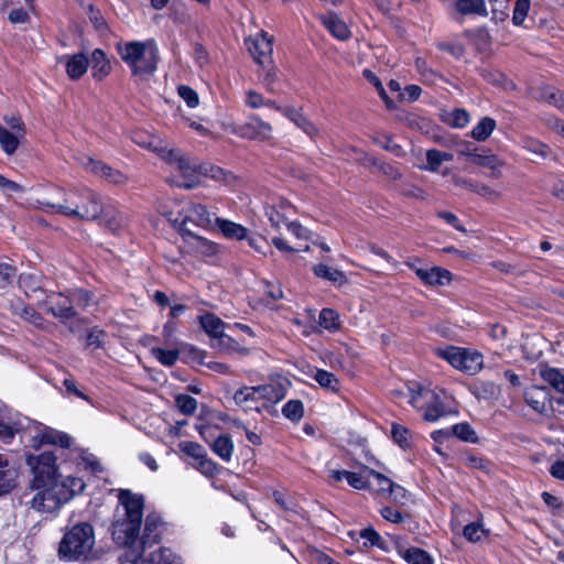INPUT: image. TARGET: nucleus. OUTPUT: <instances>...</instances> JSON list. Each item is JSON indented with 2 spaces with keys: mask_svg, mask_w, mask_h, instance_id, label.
<instances>
[{
  "mask_svg": "<svg viewBox=\"0 0 564 564\" xmlns=\"http://www.w3.org/2000/svg\"><path fill=\"white\" fill-rule=\"evenodd\" d=\"M187 243L195 246L197 252L204 257H213L218 253V243L210 241L193 231H185Z\"/></svg>",
  "mask_w": 564,
  "mask_h": 564,
  "instance_id": "obj_31",
  "label": "nucleus"
},
{
  "mask_svg": "<svg viewBox=\"0 0 564 564\" xmlns=\"http://www.w3.org/2000/svg\"><path fill=\"white\" fill-rule=\"evenodd\" d=\"M230 132L240 139L265 142L272 137V126L252 113L247 122L234 124Z\"/></svg>",
  "mask_w": 564,
  "mask_h": 564,
  "instance_id": "obj_9",
  "label": "nucleus"
},
{
  "mask_svg": "<svg viewBox=\"0 0 564 564\" xmlns=\"http://www.w3.org/2000/svg\"><path fill=\"white\" fill-rule=\"evenodd\" d=\"M116 51L129 67L132 77H150L160 62V52L153 39L147 41L118 42Z\"/></svg>",
  "mask_w": 564,
  "mask_h": 564,
  "instance_id": "obj_3",
  "label": "nucleus"
},
{
  "mask_svg": "<svg viewBox=\"0 0 564 564\" xmlns=\"http://www.w3.org/2000/svg\"><path fill=\"white\" fill-rule=\"evenodd\" d=\"M282 415L291 422L297 423L304 416V403L300 399L289 400L281 409Z\"/></svg>",
  "mask_w": 564,
  "mask_h": 564,
  "instance_id": "obj_44",
  "label": "nucleus"
},
{
  "mask_svg": "<svg viewBox=\"0 0 564 564\" xmlns=\"http://www.w3.org/2000/svg\"><path fill=\"white\" fill-rule=\"evenodd\" d=\"M19 471L8 457L0 454V496L10 492L17 486Z\"/></svg>",
  "mask_w": 564,
  "mask_h": 564,
  "instance_id": "obj_26",
  "label": "nucleus"
},
{
  "mask_svg": "<svg viewBox=\"0 0 564 564\" xmlns=\"http://www.w3.org/2000/svg\"><path fill=\"white\" fill-rule=\"evenodd\" d=\"M197 321L202 327V329L213 339L219 340H232V348H237V343L230 336L225 334L226 323L218 317L216 314L212 312H205L204 314L198 315Z\"/></svg>",
  "mask_w": 564,
  "mask_h": 564,
  "instance_id": "obj_17",
  "label": "nucleus"
},
{
  "mask_svg": "<svg viewBox=\"0 0 564 564\" xmlns=\"http://www.w3.org/2000/svg\"><path fill=\"white\" fill-rule=\"evenodd\" d=\"M414 67L424 85H432L437 78H443L442 74L431 68L427 61L421 56L414 59Z\"/></svg>",
  "mask_w": 564,
  "mask_h": 564,
  "instance_id": "obj_40",
  "label": "nucleus"
},
{
  "mask_svg": "<svg viewBox=\"0 0 564 564\" xmlns=\"http://www.w3.org/2000/svg\"><path fill=\"white\" fill-rule=\"evenodd\" d=\"M47 210L73 219L91 221L100 216L108 226L117 225L118 221L108 207H105L100 195L91 188L82 187L66 194L65 204L45 203Z\"/></svg>",
  "mask_w": 564,
  "mask_h": 564,
  "instance_id": "obj_2",
  "label": "nucleus"
},
{
  "mask_svg": "<svg viewBox=\"0 0 564 564\" xmlns=\"http://www.w3.org/2000/svg\"><path fill=\"white\" fill-rule=\"evenodd\" d=\"M398 553L408 564H434L432 555L417 546H410L404 550L399 549Z\"/></svg>",
  "mask_w": 564,
  "mask_h": 564,
  "instance_id": "obj_34",
  "label": "nucleus"
},
{
  "mask_svg": "<svg viewBox=\"0 0 564 564\" xmlns=\"http://www.w3.org/2000/svg\"><path fill=\"white\" fill-rule=\"evenodd\" d=\"M323 24L334 37L340 41H346L351 36L348 25L335 13L325 18Z\"/></svg>",
  "mask_w": 564,
  "mask_h": 564,
  "instance_id": "obj_32",
  "label": "nucleus"
},
{
  "mask_svg": "<svg viewBox=\"0 0 564 564\" xmlns=\"http://www.w3.org/2000/svg\"><path fill=\"white\" fill-rule=\"evenodd\" d=\"M163 522L159 514L152 512L145 518L144 530L140 538V545L134 554V558H131L132 563H137L142 558L147 549L152 547L161 542V531Z\"/></svg>",
  "mask_w": 564,
  "mask_h": 564,
  "instance_id": "obj_12",
  "label": "nucleus"
},
{
  "mask_svg": "<svg viewBox=\"0 0 564 564\" xmlns=\"http://www.w3.org/2000/svg\"><path fill=\"white\" fill-rule=\"evenodd\" d=\"M191 352L195 360H197L200 365L207 366L209 369L217 371L219 373H227L229 370V367L226 364L223 362H205V357L207 356V352L205 350L198 349L194 346H191Z\"/></svg>",
  "mask_w": 564,
  "mask_h": 564,
  "instance_id": "obj_55",
  "label": "nucleus"
},
{
  "mask_svg": "<svg viewBox=\"0 0 564 564\" xmlns=\"http://www.w3.org/2000/svg\"><path fill=\"white\" fill-rule=\"evenodd\" d=\"M291 122H293L299 129H301L312 141L316 142L319 137L318 127L308 119V117L303 112V108L293 107L289 111L288 118Z\"/></svg>",
  "mask_w": 564,
  "mask_h": 564,
  "instance_id": "obj_25",
  "label": "nucleus"
},
{
  "mask_svg": "<svg viewBox=\"0 0 564 564\" xmlns=\"http://www.w3.org/2000/svg\"><path fill=\"white\" fill-rule=\"evenodd\" d=\"M272 497L274 502L284 511H295L297 505L286 492L274 490Z\"/></svg>",
  "mask_w": 564,
  "mask_h": 564,
  "instance_id": "obj_64",
  "label": "nucleus"
},
{
  "mask_svg": "<svg viewBox=\"0 0 564 564\" xmlns=\"http://www.w3.org/2000/svg\"><path fill=\"white\" fill-rule=\"evenodd\" d=\"M246 45L256 63L264 65L265 62H271L273 37L268 32L261 31L254 37L247 39Z\"/></svg>",
  "mask_w": 564,
  "mask_h": 564,
  "instance_id": "obj_15",
  "label": "nucleus"
},
{
  "mask_svg": "<svg viewBox=\"0 0 564 564\" xmlns=\"http://www.w3.org/2000/svg\"><path fill=\"white\" fill-rule=\"evenodd\" d=\"M118 500L124 509V517L143 519L144 497L133 494L130 489H120Z\"/></svg>",
  "mask_w": 564,
  "mask_h": 564,
  "instance_id": "obj_18",
  "label": "nucleus"
},
{
  "mask_svg": "<svg viewBox=\"0 0 564 564\" xmlns=\"http://www.w3.org/2000/svg\"><path fill=\"white\" fill-rule=\"evenodd\" d=\"M195 468L208 478H213L220 473V466L209 458L206 453L196 462Z\"/></svg>",
  "mask_w": 564,
  "mask_h": 564,
  "instance_id": "obj_52",
  "label": "nucleus"
},
{
  "mask_svg": "<svg viewBox=\"0 0 564 564\" xmlns=\"http://www.w3.org/2000/svg\"><path fill=\"white\" fill-rule=\"evenodd\" d=\"M312 377L325 391L332 392L334 394L340 392L341 383L335 373L325 369L315 368Z\"/></svg>",
  "mask_w": 564,
  "mask_h": 564,
  "instance_id": "obj_30",
  "label": "nucleus"
},
{
  "mask_svg": "<svg viewBox=\"0 0 564 564\" xmlns=\"http://www.w3.org/2000/svg\"><path fill=\"white\" fill-rule=\"evenodd\" d=\"M94 544V527L88 522H79L65 532L58 554L62 558L76 561L89 553Z\"/></svg>",
  "mask_w": 564,
  "mask_h": 564,
  "instance_id": "obj_5",
  "label": "nucleus"
},
{
  "mask_svg": "<svg viewBox=\"0 0 564 564\" xmlns=\"http://www.w3.org/2000/svg\"><path fill=\"white\" fill-rule=\"evenodd\" d=\"M313 273L317 276V278H321V279H324V280H327V281H330V282H334V283H339L341 284L343 282L346 281V275L343 271L340 270H337V269H333L330 267H328L327 264H324V263H317L313 267Z\"/></svg>",
  "mask_w": 564,
  "mask_h": 564,
  "instance_id": "obj_42",
  "label": "nucleus"
},
{
  "mask_svg": "<svg viewBox=\"0 0 564 564\" xmlns=\"http://www.w3.org/2000/svg\"><path fill=\"white\" fill-rule=\"evenodd\" d=\"M21 138L20 134L0 124V147L7 155H12L17 152Z\"/></svg>",
  "mask_w": 564,
  "mask_h": 564,
  "instance_id": "obj_39",
  "label": "nucleus"
},
{
  "mask_svg": "<svg viewBox=\"0 0 564 564\" xmlns=\"http://www.w3.org/2000/svg\"><path fill=\"white\" fill-rule=\"evenodd\" d=\"M452 435L456 436L458 440L466 442V443H471V444L479 443V437H478L476 431L467 422L454 424L452 426Z\"/></svg>",
  "mask_w": 564,
  "mask_h": 564,
  "instance_id": "obj_46",
  "label": "nucleus"
},
{
  "mask_svg": "<svg viewBox=\"0 0 564 564\" xmlns=\"http://www.w3.org/2000/svg\"><path fill=\"white\" fill-rule=\"evenodd\" d=\"M87 169L95 175L104 177L111 184L123 185L128 182V176L120 170L113 169L101 160L88 159Z\"/></svg>",
  "mask_w": 564,
  "mask_h": 564,
  "instance_id": "obj_21",
  "label": "nucleus"
},
{
  "mask_svg": "<svg viewBox=\"0 0 564 564\" xmlns=\"http://www.w3.org/2000/svg\"><path fill=\"white\" fill-rule=\"evenodd\" d=\"M318 324L324 329L335 333L341 328L340 316L334 308L325 307L319 312Z\"/></svg>",
  "mask_w": 564,
  "mask_h": 564,
  "instance_id": "obj_38",
  "label": "nucleus"
},
{
  "mask_svg": "<svg viewBox=\"0 0 564 564\" xmlns=\"http://www.w3.org/2000/svg\"><path fill=\"white\" fill-rule=\"evenodd\" d=\"M158 156L167 165L173 166L181 177L176 186L184 189H193L200 184V164L198 159L191 158L176 148H155Z\"/></svg>",
  "mask_w": 564,
  "mask_h": 564,
  "instance_id": "obj_4",
  "label": "nucleus"
},
{
  "mask_svg": "<svg viewBox=\"0 0 564 564\" xmlns=\"http://www.w3.org/2000/svg\"><path fill=\"white\" fill-rule=\"evenodd\" d=\"M471 393L477 399L494 400L500 394V387L492 381H480L474 386Z\"/></svg>",
  "mask_w": 564,
  "mask_h": 564,
  "instance_id": "obj_43",
  "label": "nucleus"
},
{
  "mask_svg": "<svg viewBox=\"0 0 564 564\" xmlns=\"http://www.w3.org/2000/svg\"><path fill=\"white\" fill-rule=\"evenodd\" d=\"M497 122L491 117H482L479 122L471 129L470 137L478 141H486L495 131Z\"/></svg>",
  "mask_w": 564,
  "mask_h": 564,
  "instance_id": "obj_37",
  "label": "nucleus"
},
{
  "mask_svg": "<svg viewBox=\"0 0 564 564\" xmlns=\"http://www.w3.org/2000/svg\"><path fill=\"white\" fill-rule=\"evenodd\" d=\"M142 520L124 517L112 523V539L117 545L128 549L132 558L140 545V529Z\"/></svg>",
  "mask_w": 564,
  "mask_h": 564,
  "instance_id": "obj_8",
  "label": "nucleus"
},
{
  "mask_svg": "<svg viewBox=\"0 0 564 564\" xmlns=\"http://www.w3.org/2000/svg\"><path fill=\"white\" fill-rule=\"evenodd\" d=\"M522 147L528 152L536 154L542 159H546L551 154V148L546 143L534 138H528L523 140Z\"/></svg>",
  "mask_w": 564,
  "mask_h": 564,
  "instance_id": "obj_56",
  "label": "nucleus"
},
{
  "mask_svg": "<svg viewBox=\"0 0 564 564\" xmlns=\"http://www.w3.org/2000/svg\"><path fill=\"white\" fill-rule=\"evenodd\" d=\"M355 465L358 467V471L350 470H330L329 477L335 482H340L343 479L347 481V484L356 489V490H371L370 485V475L365 470V468H370L369 466L356 462Z\"/></svg>",
  "mask_w": 564,
  "mask_h": 564,
  "instance_id": "obj_14",
  "label": "nucleus"
},
{
  "mask_svg": "<svg viewBox=\"0 0 564 564\" xmlns=\"http://www.w3.org/2000/svg\"><path fill=\"white\" fill-rule=\"evenodd\" d=\"M215 224L217 225L223 236L227 239L242 241L248 238L249 230L241 224L219 217L215 218Z\"/></svg>",
  "mask_w": 564,
  "mask_h": 564,
  "instance_id": "obj_27",
  "label": "nucleus"
},
{
  "mask_svg": "<svg viewBox=\"0 0 564 564\" xmlns=\"http://www.w3.org/2000/svg\"><path fill=\"white\" fill-rule=\"evenodd\" d=\"M365 470L370 475V478L376 480V489L375 492L378 496L387 497L392 488L394 481L388 476L383 475L380 471H377L373 468H365Z\"/></svg>",
  "mask_w": 564,
  "mask_h": 564,
  "instance_id": "obj_45",
  "label": "nucleus"
},
{
  "mask_svg": "<svg viewBox=\"0 0 564 564\" xmlns=\"http://www.w3.org/2000/svg\"><path fill=\"white\" fill-rule=\"evenodd\" d=\"M151 355L165 367H172L180 358L178 349H164L162 347H153Z\"/></svg>",
  "mask_w": 564,
  "mask_h": 564,
  "instance_id": "obj_47",
  "label": "nucleus"
},
{
  "mask_svg": "<svg viewBox=\"0 0 564 564\" xmlns=\"http://www.w3.org/2000/svg\"><path fill=\"white\" fill-rule=\"evenodd\" d=\"M436 47L441 52L448 53L457 59L463 57L466 53V47L462 42H438L436 43Z\"/></svg>",
  "mask_w": 564,
  "mask_h": 564,
  "instance_id": "obj_59",
  "label": "nucleus"
},
{
  "mask_svg": "<svg viewBox=\"0 0 564 564\" xmlns=\"http://www.w3.org/2000/svg\"><path fill=\"white\" fill-rule=\"evenodd\" d=\"M452 159V153L443 152L437 149H430L426 151V169L431 172H437L444 161H451Z\"/></svg>",
  "mask_w": 564,
  "mask_h": 564,
  "instance_id": "obj_49",
  "label": "nucleus"
},
{
  "mask_svg": "<svg viewBox=\"0 0 564 564\" xmlns=\"http://www.w3.org/2000/svg\"><path fill=\"white\" fill-rule=\"evenodd\" d=\"M479 76L488 84L503 89L514 88V83L501 70L488 66L478 69Z\"/></svg>",
  "mask_w": 564,
  "mask_h": 564,
  "instance_id": "obj_28",
  "label": "nucleus"
},
{
  "mask_svg": "<svg viewBox=\"0 0 564 564\" xmlns=\"http://www.w3.org/2000/svg\"><path fill=\"white\" fill-rule=\"evenodd\" d=\"M214 213L209 212L207 206L200 203H191L184 213H178V216L174 219V227L177 229L183 240H186L185 231H191L187 228V224L191 223L202 229H210L215 224Z\"/></svg>",
  "mask_w": 564,
  "mask_h": 564,
  "instance_id": "obj_7",
  "label": "nucleus"
},
{
  "mask_svg": "<svg viewBox=\"0 0 564 564\" xmlns=\"http://www.w3.org/2000/svg\"><path fill=\"white\" fill-rule=\"evenodd\" d=\"M295 214V207L290 200L279 197L272 204L265 206V216L271 226L279 230L281 226H286L291 220L290 217Z\"/></svg>",
  "mask_w": 564,
  "mask_h": 564,
  "instance_id": "obj_16",
  "label": "nucleus"
},
{
  "mask_svg": "<svg viewBox=\"0 0 564 564\" xmlns=\"http://www.w3.org/2000/svg\"><path fill=\"white\" fill-rule=\"evenodd\" d=\"M417 278L423 285L435 288L451 284L453 281V273L442 267L433 265L425 268V270H419Z\"/></svg>",
  "mask_w": 564,
  "mask_h": 564,
  "instance_id": "obj_22",
  "label": "nucleus"
},
{
  "mask_svg": "<svg viewBox=\"0 0 564 564\" xmlns=\"http://www.w3.org/2000/svg\"><path fill=\"white\" fill-rule=\"evenodd\" d=\"M46 313L62 322L69 321L77 315V312L73 306V301L63 293H58L48 300Z\"/></svg>",
  "mask_w": 564,
  "mask_h": 564,
  "instance_id": "obj_19",
  "label": "nucleus"
},
{
  "mask_svg": "<svg viewBox=\"0 0 564 564\" xmlns=\"http://www.w3.org/2000/svg\"><path fill=\"white\" fill-rule=\"evenodd\" d=\"M391 436L395 444H398L402 449H408L411 447V431L399 423H392L391 425Z\"/></svg>",
  "mask_w": 564,
  "mask_h": 564,
  "instance_id": "obj_48",
  "label": "nucleus"
},
{
  "mask_svg": "<svg viewBox=\"0 0 564 564\" xmlns=\"http://www.w3.org/2000/svg\"><path fill=\"white\" fill-rule=\"evenodd\" d=\"M359 535L361 539L365 540L364 546L366 549L376 546L381 551H388L387 541H384L382 536L378 533V531L371 525L360 530Z\"/></svg>",
  "mask_w": 564,
  "mask_h": 564,
  "instance_id": "obj_41",
  "label": "nucleus"
},
{
  "mask_svg": "<svg viewBox=\"0 0 564 564\" xmlns=\"http://www.w3.org/2000/svg\"><path fill=\"white\" fill-rule=\"evenodd\" d=\"M25 464L32 476L28 488L34 492L30 507L37 512L52 513L59 510L86 487L80 477L62 478L57 456L53 451L26 454Z\"/></svg>",
  "mask_w": 564,
  "mask_h": 564,
  "instance_id": "obj_1",
  "label": "nucleus"
},
{
  "mask_svg": "<svg viewBox=\"0 0 564 564\" xmlns=\"http://www.w3.org/2000/svg\"><path fill=\"white\" fill-rule=\"evenodd\" d=\"M178 447L181 452L195 459V462L205 454L203 446L196 442L184 441L180 443Z\"/></svg>",
  "mask_w": 564,
  "mask_h": 564,
  "instance_id": "obj_62",
  "label": "nucleus"
},
{
  "mask_svg": "<svg viewBox=\"0 0 564 564\" xmlns=\"http://www.w3.org/2000/svg\"><path fill=\"white\" fill-rule=\"evenodd\" d=\"M209 448L220 459L228 463L231 460L235 451V444L229 434L221 433L216 437V440H214Z\"/></svg>",
  "mask_w": 564,
  "mask_h": 564,
  "instance_id": "obj_29",
  "label": "nucleus"
},
{
  "mask_svg": "<svg viewBox=\"0 0 564 564\" xmlns=\"http://www.w3.org/2000/svg\"><path fill=\"white\" fill-rule=\"evenodd\" d=\"M22 431H24V425L20 413L0 403V442L9 445L13 442L15 435Z\"/></svg>",
  "mask_w": 564,
  "mask_h": 564,
  "instance_id": "obj_13",
  "label": "nucleus"
},
{
  "mask_svg": "<svg viewBox=\"0 0 564 564\" xmlns=\"http://www.w3.org/2000/svg\"><path fill=\"white\" fill-rule=\"evenodd\" d=\"M362 76L376 88L379 97L383 101L387 109L394 110L397 108V105L393 101V99H391L389 97L388 93L386 91V89L383 87L381 79L369 68H365L362 70Z\"/></svg>",
  "mask_w": 564,
  "mask_h": 564,
  "instance_id": "obj_36",
  "label": "nucleus"
},
{
  "mask_svg": "<svg viewBox=\"0 0 564 564\" xmlns=\"http://www.w3.org/2000/svg\"><path fill=\"white\" fill-rule=\"evenodd\" d=\"M61 62L64 63L66 74L72 80L80 79L89 67V57L84 52L65 54L61 57Z\"/></svg>",
  "mask_w": 564,
  "mask_h": 564,
  "instance_id": "obj_20",
  "label": "nucleus"
},
{
  "mask_svg": "<svg viewBox=\"0 0 564 564\" xmlns=\"http://www.w3.org/2000/svg\"><path fill=\"white\" fill-rule=\"evenodd\" d=\"M107 337V332L98 326H94L87 332L86 335V346L93 347L95 349L102 348L105 345V339Z\"/></svg>",
  "mask_w": 564,
  "mask_h": 564,
  "instance_id": "obj_58",
  "label": "nucleus"
},
{
  "mask_svg": "<svg viewBox=\"0 0 564 564\" xmlns=\"http://www.w3.org/2000/svg\"><path fill=\"white\" fill-rule=\"evenodd\" d=\"M175 405L184 415H193L197 409V400L185 393L175 397Z\"/></svg>",
  "mask_w": 564,
  "mask_h": 564,
  "instance_id": "obj_53",
  "label": "nucleus"
},
{
  "mask_svg": "<svg viewBox=\"0 0 564 564\" xmlns=\"http://www.w3.org/2000/svg\"><path fill=\"white\" fill-rule=\"evenodd\" d=\"M547 397V391L544 388L538 386H533L530 389H527L523 393L525 403L539 413L544 411Z\"/></svg>",
  "mask_w": 564,
  "mask_h": 564,
  "instance_id": "obj_33",
  "label": "nucleus"
},
{
  "mask_svg": "<svg viewBox=\"0 0 564 564\" xmlns=\"http://www.w3.org/2000/svg\"><path fill=\"white\" fill-rule=\"evenodd\" d=\"M531 0H516L513 13H512V24L514 26H522L528 13L530 11Z\"/></svg>",
  "mask_w": 564,
  "mask_h": 564,
  "instance_id": "obj_57",
  "label": "nucleus"
},
{
  "mask_svg": "<svg viewBox=\"0 0 564 564\" xmlns=\"http://www.w3.org/2000/svg\"><path fill=\"white\" fill-rule=\"evenodd\" d=\"M200 177H207L219 183H228L232 177V173L210 162H202Z\"/></svg>",
  "mask_w": 564,
  "mask_h": 564,
  "instance_id": "obj_35",
  "label": "nucleus"
},
{
  "mask_svg": "<svg viewBox=\"0 0 564 564\" xmlns=\"http://www.w3.org/2000/svg\"><path fill=\"white\" fill-rule=\"evenodd\" d=\"M380 516L388 522L399 524L404 522L405 520H410L412 517L408 512H402L399 509H395L391 506H383L379 510Z\"/></svg>",
  "mask_w": 564,
  "mask_h": 564,
  "instance_id": "obj_54",
  "label": "nucleus"
},
{
  "mask_svg": "<svg viewBox=\"0 0 564 564\" xmlns=\"http://www.w3.org/2000/svg\"><path fill=\"white\" fill-rule=\"evenodd\" d=\"M91 77L94 80L104 82L112 72L111 61L102 48H95L89 58Z\"/></svg>",
  "mask_w": 564,
  "mask_h": 564,
  "instance_id": "obj_24",
  "label": "nucleus"
},
{
  "mask_svg": "<svg viewBox=\"0 0 564 564\" xmlns=\"http://www.w3.org/2000/svg\"><path fill=\"white\" fill-rule=\"evenodd\" d=\"M436 357L447 361L453 368L474 376L484 367V356L475 349L447 345L434 349Z\"/></svg>",
  "mask_w": 564,
  "mask_h": 564,
  "instance_id": "obj_6",
  "label": "nucleus"
},
{
  "mask_svg": "<svg viewBox=\"0 0 564 564\" xmlns=\"http://www.w3.org/2000/svg\"><path fill=\"white\" fill-rule=\"evenodd\" d=\"M464 156L477 166L490 169L494 174L496 171L499 172V169L503 165L498 155L491 153L490 149L486 148H473V152H464Z\"/></svg>",
  "mask_w": 564,
  "mask_h": 564,
  "instance_id": "obj_23",
  "label": "nucleus"
},
{
  "mask_svg": "<svg viewBox=\"0 0 564 564\" xmlns=\"http://www.w3.org/2000/svg\"><path fill=\"white\" fill-rule=\"evenodd\" d=\"M86 14L96 31L102 33L109 31L108 22L102 15L100 9L95 4L90 3L87 6Z\"/></svg>",
  "mask_w": 564,
  "mask_h": 564,
  "instance_id": "obj_51",
  "label": "nucleus"
},
{
  "mask_svg": "<svg viewBox=\"0 0 564 564\" xmlns=\"http://www.w3.org/2000/svg\"><path fill=\"white\" fill-rule=\"evenodd\" d=\"M290 386V380L282 376L271 379L268 383L256 386L258 399L263 401L262 408L270 412L273 405L281 402L286 397Z\"/></svg>",
  "mask_w": 564,
  "mask_h": 564,
  "instance_id": "obj_10",
  "label": "nucleus"
},
{
  "mask_svg": "<svg viewBox=\"0 0 564 564\" xmlns=\"http://www.w3.org/2000/svg\"><path fill=\"white\" fill-rule=\"evenodd\" d=\"M202 440L208 444L210 447V444H213L214 440L221 434V427L219 425H210V424H200L196 426Z\"/></svg>",
  "mask_w": 564,
  "mask_h": 564,
  "instance_id": "obj_60",
  "label": "nucleus"
},
{
  "mask_svg": "<svg viewBox=\"0 0 564 564\" xmlns=\"http://www.w3.org/2000/svg\"><path fill=\"white\" fill-rule=\"evenodd\" d=\"M541 377L557 392H564V375L557 368H546L541 371Z\"/></svg>",
  "mask_w": 564,
  "mask_h": 564,
  "instance_id": "obj_50",
  "label": "nucleus"
},
{
  "mask_svg": "<svg viewBox=\"0 0 564 564\" xmlns=\"http://www.w3.org/2000/svg\"><path fill=\"white\" fill-rule=\"evenodd\" d=\"M464 463L469 468L478 469V470H482V471H487L489 468V464H490V462L487 458H485L482 456H477V455L473 454L471 452L466 453V455L464 457Z\"/></svg>",
  "mask_w": 564,
  "mask_h": 564,
  "instance_id": "obj_61",
  "label": "nucleus"
},
{
  "mask_svg": "<svg viewBox=\"0 0 564 564\" xmlns=\"http://www.w3.org/2000/svg\"><path fill=\"white\" fill-rule=\"evenodd\" d=\"M72 444L73 438L66 432L58 431L42 423L39 424V431L31 438V447L35 451H39L44 445H53L68 449Z\"/></svg>",
  "mask_w": 564,
  "mask_h": 564,
  "instance_id": "obj_11",
  "label": "nucleus"
},
{
  "mask_svg": "<svg viewBox=\"0 0 564 564\" xmlns=\"http://www.w3.org/2000/svg\"><path fill=\"white\" fill-rule=\"evenodd\" d=\"M177 90L180 97L186 102L187 107L195 108L198 106V94L192 87L187 85H180Z\"/></svg>",
  "mask_w": 564,
  "mask_h": 564,
  "instance_id": "obj_63",
  "label": "nucleus"
}]
</instances>
